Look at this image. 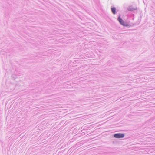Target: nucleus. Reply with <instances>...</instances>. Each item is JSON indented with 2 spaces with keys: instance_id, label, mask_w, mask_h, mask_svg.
Instances as JSON below:
<instances>
[{
  "instance_id": "f257e3e1",
  "label": "nucleus",
  "mask_w": 155,
  "mask_h": 155,
  "mask_svg": "<svg viewBox=\"0 0 155 155\" xmlns=\"http://www.w3.org/2000/svg\"><path fill=\"white\" fill-rule=\"evenodd\" d=\"M118 20L120 23L124 26H129V25L127 23L124 22L123 20L120 18V17L118 18Z\"/></svg>"
},
{
  "instance_id": "7ed1b4c3",
  "label": "nucleus",
  "mask_w": 155,
  "mask_h": 155,
  "mask_svg": "<svg viewBox=\"0 0 155 155\" xmlns=\"http://www.w3.org/2000/svg\"><path fill=\"white\" fill-rule=\"evenodd\" d=\"M111 10L114 14H116V8H111Z\"/></svg>"
},
{
  "instance_id": "f03ea898",
  "label": "nucleus",
  "mask_w": 155,
  "mask_h": 155,
  "mask_svg": "<svg viewBox=\"0 0 155 155\" xmlns=\"http://www.w3.org/2000/svg\"><path fill=\"white\" fill-rule=\"evenodd\" d=\"M124 134L122 133H118L115 134L114 135V137L115 138H123L124 137Z\"/></svg>"
}]
</instances>
